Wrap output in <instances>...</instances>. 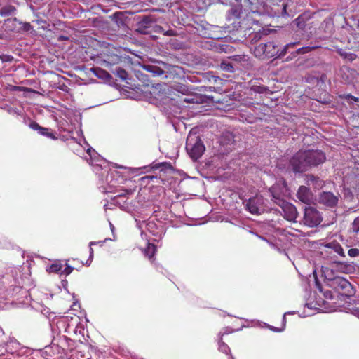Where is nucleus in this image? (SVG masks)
<instances>
[{"label":"nucleus","instance_id":"f257e3e1","mask_svg":"<svg viewBox=\"0 0 359 359\" xmlns=\"http://www.w3.org/2000/svg\"><path fill=\"white\" fill-rule=\"evenodd\" d=\"M297 44L298 43H288L280 50L278 46L273 41L262 43L255 48L254 54L257 57L261 60L273 57H281L287 53H290V49L294 48Z\"/></svg>","mask_w":359,"mask_h":359},{"label":"nucleus","instance_id":"f03ea898","mask_svg":"<svg viewBox=\"0 0 359 359\" xmlns=\"http://www.w3.org/2000/svg\"><path fill=\"white\" fill-rule=\"evenodd\" d=\"M269 191L272 201L282 208L284 217L290 222H295L298 215L295 206L283 198L277 186L272 187Z\"/></svg>","mask_w":359,"mask_h":359},{"label":"nucleus","instance_id":"7ed1b4c3","mask_svg":"<svg viewBox=\"0 0 359 359\" xmlns=\"http://www.w3.org/2000/svg\"><path fill=\"white\" fill-rule=\"evenodd\" d=\"M186 149L192 159L197 160L203 154L205 146L198 135L190 132L187 138Z\"/></svg>","mask_w":359,"mask_h":359},{"label":"nucleus","instance_id":"20e7f679","mask_svg":"<svg viewBox=\"0 0 359 359\" xmlns=\"http://www.w3.org/2000/svg\"><path fill=\"white\" fill-rule=\"evenodd\" d=\"M246 209L253 215H261L267 210L266 200L261 195L249 198L245 203Z\"/></svg>","mask_w":359,"mask_h":359},{"label":"nucleus","instance_id":"39448f33","mask_svg":"<svg viewBox=\"0 0 359 359\" xmlns=\"http://www.w3.org/2000/svg\"><path fill=\"white\" fill-rule=\"evenodd\" d=\"M322 217L320 212L312 207L304 209L303 222L309 227H315L320 224Z\"/></svg>","mask_w":359,"mask_h":359},{"label":"nucleus","instance_id":"423d86ee","mask_svg":"<svg viewBox=\"0 0 359 359\" xmlns=\"http://www.w3.org/2000/svg\"><path fill=\"white\" fill-rule=\"evenodd\" d=\"M304 151L297 152L290 160V165L294 172H303L309 169Z\"/></svg>","mask_w":359,"mask_h":359},{"label":"nucleus","instance_id":"0eeeda50","mask_svg":"<svg viewBox=\"0 0 359 359\" xmlns=\"http://www.w3.org/2000/svg\"><path fill=\"white\" fill-rule=\"evenodd\" d=\"M170 65L162 61H154L153 64L144 65L143 68L153 76H161L170 70Z\"/></svg>","mask_w":359,"mask_h":359},{"label":"nucleus","instance_id":"6e6552de","mask_svg":"<svg viewBox=\"0 0 359 359\" xmlns=\"http://www.w3.org/2000/svg\"><path fill=\"white\" fill-rule=\"evenodd\" d=\"M304 152L309 168L323 163L326 159L325 154L320 150H308L304 151Z\"/></svg>","mask_w":359,"mask_h":359},{"label":"nucleus","instance_id":"1a4fd4ad","mask_svg":"<svg viewBox=\"0 0 359 359\" xmlns=\"http://www.w3.org/2000/svg\"><path fill=\"white\" fill-rule=\"evenodd\" d=\"M339 198L338 193L334 194L331 191H323L319 194L318 202L327 208H334L337 205Z\"/></svg>","mask_w":359,"mask_h":359},{"label":"nucleus","instance_id":"9d476101","mask_svg":"<svg viewBox=\"0 0 359 359\" xmlns=\"http://www.w3.org/2000/svg\"><path fill=\"white\" fill-rule=\"evenodd\" d=\"M357 72L354 69L348 66H343L340 68L339 75L344 83H351L355 79Z\"/></svg>","mask_w":359,"mask_h":359},{"label":"nucleus","instance_id":"9b49d317","mask_svg":"<svg viewBox=\"0 0 359 359\" xmlns=\"http://www.w3.org/2000/svg\"><path fill=\"white\" fill-rule=\"evenodd\" d=\"M297 198L305 204H311L313 202V196L311 191L305 186H300L297 193Z\"/></svg>","mask_w":359,"mask_h":359},{"label":"nucleus","instance_id":"f8f14e48","mask_svg":"<svg viewBox=\"0 0 359 359\" xmlns=\"http://www.w3.org/2000/svg\"><path fill=\"white\" fill-rule=\"evenodd\" d=\"M169 90V87L167 85L158 83L153 87L151 93L154 94L157 99L163 100L167 96Z\"/></svg>","mask_w":359,"mask_h":359},{"label":"nucleus","instance_id":"ddd939ff","mask_svg":"<svg viewBox=\"0 0 359 359\" xmlns=\"http://www.w3.org/2000/svg\"><path fill=\"white\" fill-rule=\"evenodd\" d=\"M325 277L332 280V285L336 289L348 290L351 287L350 283L345 278L341 277L328 278L327 275H325Z\"/></svg>","mask_w":359,"mask_h":359},{"label":"nucleus","instance_id":"4468645a","mask_svg":"<svg viewBox=\"0 0 359 359\" xmlns=\"http://www.w3.org/2000/svg\"><path fill=\"white\" fill-rule=\"evenodd\" d=\"M154 22L149 16H144L138 24L137 30L141 33H147L145 29L150 28L153 26Z\"/></svg>","mask_w":359,"mask_h":359},{"label":"nucleus","instance_id":"2eb2a0df","mask_svg":"<svg viewBox=\"0 0 359 359\" xmlns=\"http://www.w3.org/2000/svg\"><path fill=\"white\" fill-rule=\"evenodd\" d=\"M224 334L219 333L218 334V350L219 351L226 355V359L233 358L231 355V351L229 346L222 341V336Z\"/></svg>","mask_w":359,"mask_h":359},{"label":"nucleus","instance_id":"dca6fc26","mask_svg":"<svg viewBox=\"0 0 359 359\" xmlns=\"http://www.w3.org/2000/svg\"><path fill=\"white\" fill-rule=\"evenodd\" d=\"M335 270L343 273H351L354 271V266L351 264L338 262L336 264Z\"/></svg>","mask_w":359,"mask_h":359},{"label":"nucleus","instance_id":"f3484780","mask_svg":"<svg viewBox=\"0 0 359 359\" xmlns=\"http://www.w3.org/2000/svg\"><path fill=\"white\" fill-rule=\"evenodd\" d=\"M306 183L308 186H312L316 189L322 188L324 185V182L323 180H321L319 177L312 175L307 176Z\"/></svg>","mask_w":359,"mask_h":359},{"label":"nucleus","instance_id":"a211bd4d","mask_svg":"<svg viewBox=\"0 0 359 359\" xmlns=\"http://www.w3.org/2000/svg\"><path fill=\"white\" fill-rule=\"evenodd\" d=\"M325 247L327 248L333 250L335 252H337L341 257H345V254H344L342 247L337 241H332V242L327 243L325 245Z\"/></svg>","mask_w":359,"mask_h":359},{"label":"nucleus","instance_id":"6ab92c4d","mask_svg":"<svg viewBox=\"0 0 359 359\" xmlns=\"http://www.w3.org/2000/svg\"><path fill=\"white\" fill-rule=\"evenodd\" d=\"M241 15V8L238 6L231 8L229 11L228 18H240Z\"/></svg>","mask_w":359,"mask_h":359},{"label":"nucleus","instance_id":"aec40b11","mask_svg":"<svg viewBox=\"0 0 359 359\" xmlns=\"http://www.w3.org/2000/svg\"><path fill=\"white\" fill-rule=\"evenodd\" d=\"M175 90L182 95H189L192 89L184 84L179 83L175 86Z\"/></svg>","mask_w":359,"mask_h":359},{"label":"nucleus","instance_id":"412c9836","mask_svg":"<svg viewBox=\"0 0 359 359\" xmlns=\"http://www.w3.org/2000/svg\"><path fill=\"white\" fill-rule=\"evenodd\" d=\"M15 11V7L12 6H6L0 9V15L1 16H8L14 13Z\"/></svg>","mask_w":359,"mask_h":359},{"label":"nucleus","instance_id":"4be33fe9","mask_svg":"<svg viewBox=\"0 0 359 359\" xmlns=\"http://www.w3.org/2000/svg\"><path fill=\"white\" fill-rule=\"evenodd\" d=\"M156 251V248L154 244H149L147 248L145 250L144 254L146 256L149 257V259H151L154 256Z\"/></svg>","mask_w":359,"mask_h":359},{"label":"nucleus","instance_id":"5701e85b","mask_svg":"<svg viewBox=\"0 0 359 359\" xmlns=\"http://www.w3.org/2000/svg\"><path fill=\"white\" fill-rule=\"evenodd\" d=\"M62 265L60 262H55L49 266L48 271L50 273H57L60 271L62 272Z\"/></svg>","mask_w":359,"mask_h":359},{"label":"nucleus","instance_id":"b1692460","mask_svg":"<svg viewBox=\"0 0 359 359\" xmlns=\"http://www.w3.org/2000/svg\"><path fill=\"white\" fill-rule=\"evenodd\" d=\"M314 49V47L306 46L298 48L294 53L291 52V54L293 55V57H295L297 55L305 54Z\"/></svg>","mask_w":359,"mask_h":359},{"label":"nucleus","instance_id":"393cba45","mask_svg":"<svg viewBox=\"0 0 359 359\" xmlns=\"http://www.w3.org/2000/svg\"><path fill=\"white\" fill-rule=\"evenodd\" d=\"M220 67L225 72H233L234 71L233 65L228 61H223L221 62Z\"/></svg>","mask_w":359,"mask_h":359},{"label":"nucleus","instance_id":"a878e982","mask_svg":"<svg viewBox=\"0 0 359 359\" xmlns=\"http://www.w3.org/2000/svg\"><path fill=\"white\" fill-rule=\"evenodd\" d=\"M251 90L257 93H265L269 90V89L267 87L264 86L254 85L251 87Z\"/></svg>","mask_w":359,"mask_h":359},{"label":"nucleus","instance_id":"bb28decb","mask_svg":"<svg viewBox=\"0 0 359 359\" xmlns=\"http://www.w3.org/2000/svg\"><path fill=\"white\" fill-rule=\"evenodd\" d=\"M46 130H40L39 134L44 135L48 138L56 140L57 137H56L55 134H54L52 131H50L48 128H43Z\"/></svg>","mask_w":359,"mask_h":359},{"label":"nucleus","instance_id":"cd10ccee","mask_svg":"<svg viewBox=\"0 0 359 359\" xmlns=\"http://www.w3.org/2000/svg\"><path fill=\"white\" fill-rule=\"evenodd\" d=\"M116 74L117 76L121 79L122 80H126L127 79V76H128V74L126 72V71H125L123 69L121 68V67H118L116 69Z\"/></svg>","mask_w":359,"mask_h":359},{"label":"nucleus","instance_id":"c85d7f7f","mask_svg":"<svg viewBox=\"0 0 359 359\" xmlns=\"http://www.w3.org/2000/svg\"><path fill=\"white\" fill-rule=\"evenodd\" d=\"M351 230L353 232L356 233L359 232V216L356 217L352 222Z\"/></svg>","mask_w":359,"mask_h":359},{"label":"nucleus","instance_id":"c756f323","mask_svg":"<svg viewBox=\"0 0 359 359\" xmlns=\"http://www.w3.org/2000/svg\"><path fill=\"white\" fill-rule=\"evenodd\" d=\"M29 126L33 129L34 130H37L39 133L40 132V130H46L45 129H43V127L40 126L37 123L34 122V121H32Z\"/></svg>","mask_w":359,"mask_h":359},{"label":"nucleus","instance_id":"7c9ffc66","mask_svg":"<svg viewBox=\"0 0 359 359\" xmlns=\"http://www.w3.org/2000/svg\"><path fill=\"white\" fill-rule=\"evenodd\" d=\"M348 255L351 257H356L359 256V249L351 248L348 251Z\"/></svg>","mask_w":359,"mask_h":359},{"label":"nucleus","instance_id":"2f4dec72","mask_svg":"<svg viewBox=\"0 0 359 359\" xmlns=\"http://www.w3.org/2000/svg\"><path fill=\"white\" fill-rule=\"evenodd\" d=\"M345 99L347 100L348 102L352 103L353 102H358V98L355 97L351 95H346L345 96Z\"/></svg>","mask_w":359,"mask_h":359},{"label":"nucleus","instance_id":"473e14b6","mask_svg":"<svg viewBox=\"0 0 359 359\" xmlns=\"http://www.w3.org/2000/svg\"><path fill=\"white\" fill-rule=\"evenodd\" d=\"M72 271H73V268L69 266H67V267H65L63 271H62V274H65V275L67 276V275L70 274Z\"/></svg>","mask_w":359,"mask_h":359},{"label":"nucleus","instance_id":"72a5a7b5","mask_svg":"<svg viewBox=\"0 0 359 359\" xmlns=\"http://www.w3.org/2000/svg\"><path fill=\"white\" fill-rule=\"evenodd\" d=\"M96 244V242H94V241H92L90 243V255H89V259H92L93 257V248H91L92 245H95Z\"/></svg>","mask_w":359,"mask_h":359},{"label":"nucleus","instance_id":"f704fd0d","mask_svg":"<svg viewBox=\"0 0 359 359\" xmlns=\"http://www.w3.org/2000/svg\"><path fill=\"white\" fill-rule=\"evenodd\" d=\"M32 28V26L29 23L25 22L23 24V29L25 31H29Z\"/></svg>","mask_w":359,"mask_h":359},{"label":"nucleus","instance_id":"c9c22d12","mask_svg":"<svg viewBox=\"0 0 359 359\" xmlns=\"http://www.w3.org/2000/svg\"><path fill=\"white\" fill-rule=\"evenodd\" d=\"M133 193V190H131V189H126V190H124V194H121L119 196L129 195V194H132Z\"/></svg>","mask_w":359,"mask_h":359},{"label":"nucleus","instance_id":"e433bc0d","mask_svg":"<svg viewBox=\"0 0 359 359\" xmlns=\"http://www.w3.org/2000/svg\"><path fill=\"white\" fill-rule=\"evenodd\" d=\"M184 102H187V103H194L195 101H194V98H191V99H187L185 98L184 100Z\"/></svg>","mask_w":359,"mask_h":359},{"label":"nucleus","instance_id":"4c0bfd02","mask_svg":"<svg viewBox=\"0 0 359 359\" xmlns=\"http://www.w3.org/2000/svg\"><path fill=\"white\" fill-rule=\"evenodd\" d=\"M270 328L271 330H273L275 332H281L283 330L282 329H278L272 326Z\"/></svg>","mask_w":359,"mask_h":359},{"label":"nucleus","instance_id":"58836bf2","mask_svg":"<svg viewBox=\"0 0 359 359\" xmlns=\"http://www.w3.org/2000/svg\"><path fill=\"white\" fill-rule=\"evenodd\" d=\"M154 178H156V177H154V176H146L144 177H142V180H145V179H154Z\"/></svg>","mask_w":359,"mask_h":359},{"label":"nucleus","instance_id":"ea45409f","mask_svg":"<svg viewBox=\"0 0 359 359\" xmlns=\"http://www.w3.org/2000/svg\"><path fill=\"white\" fill-rule=\"evenodd\" d=\"M355 316H357L359 318V308H358L355 311Z\"/></svg>","mask_w":359,"mask_h":359},{"label":"nucleus","instance_id":"a19ab883","mask_svg":"<svg viewBox=\"0 0 359 359\" xmlns=\"http://www.w3.org/2000/svg\"><path fill=\"white\" fill-rule=\"evenodd\" d=\"M252 13H260V12H259V11H254V10H252Z\"/></svg>","mask_w":359,"mask_h":359},{"label":"nucleus","instance_id":"79ce46f5","mask_svg":"<svg viewBox=\"0 0 359 359\" xmlns=\"http://www.w3.org/2000/svg\"><path fill=\"white\" fill-rule=\"evenodd\" d=\"M166 34H167V35H168V36H170V35H171V33H170V32H168L166 33Z\"/></svg>","mask_w":359,"mask_h":359},{"label":"nucleus","instance_id":"37998d69","mask_svg":"<svg viewBox=\"0 0 359 359\" xmlns=\"http://www.w3.org/2000/svg\"><path fill=\"white\" fill-rule=\"evenodd\" d=\"M291 59H292V57H290V58L289 57H287V60H291Z\"/></svg>","mask_w":359,"mask_h":359},{"label":"nucleus","instance_id":"c03bdc74","mask_svg":"<svg viewBox=\"0 0 359 359\" xmlns=\"http://www.w3.org/2000/svg\"><path fill=\"white\" fill-rule=\"evenodd\" d=\"M358 183H359V177H358Z\"/></svg>","mask_w":359,"mask_h":359},{"label":"nucleus","instance_id":"a18cd8bd","mask_svg":"<svg viewBox=\"0 0 359 359\" xmlns=\"http://www.w3.org/2000/svg\"><path fill=\"white\" fill-rule=\"evenodd\" d=\"M0 58H1V56L0 55Z\"/></svg>","mask_w":359,"mask_h":359}]
</instances>
